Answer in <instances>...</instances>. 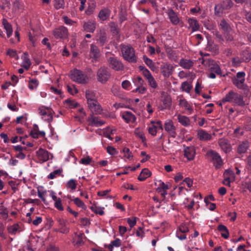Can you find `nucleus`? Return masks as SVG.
<instances>
[{
    "instance_id": "nucleus-1",
    "label": "nucleus",
    "mask_w": 251,
    "mask_h": 251,
    "mask_svg": "<svg viewBox=\"0 0 251 251\" xmlns=\"http://www.w3.org/2000/svg\"><path fill=\"white\" fill-rule=\"evenodd\" d=\"M222 102L225 103L228 102L232 103L234 105L243 107L245 105V102L243 97L240 94L235 93L232 90L230 91L222 99Z\"/></svg>"
},
{
    "instance_id": "nucleus-2",
    "label": "nucleus",
    "mask_w": 251,
    "mask_h": 251,
    "mask_svg": "<svg viewBox=\"0 0 251 251\" xmlns=\"http://www.w3.org/2000/svg\"><path fill=\"white\" fill-rule=\"evenodd\" d=\"M121 49L123 57L125 60L131 63H136L137 62L134 49L131 45L122 44Z\"/></svg>"
},
{
    "instance_id": "nucleus-3",
    "label": "nucleus",
    "mask_w": 251,
    "mask_h": 251,
    "mask_svg": "<svg viewBox=\"0 0 251 251\" xmlns=\"http://www.w3.org/2000/svg\"><path fill=\"white\" fill-rule=\"evenodd\" d=\"M70 78L74 81L81 84H85L89 81L87 75L83 71L76 69L71 71Z\"/></svg>"
},
{
    "instance_id": "nucleus-4",
    "label": "nucleus",
    "mask_w": 251,
    "mask_h": 251,
    "mask_svg": "<svg viewBox=\"0 0 251 251\" xmlns=\"http://www.w3.org/2000/svg\"><path fill=\"white\" fill-rule=\"evenodd\" d=\"M111 76V71L106 66L100 67L97 72V80L101 84H105L110 79Z\"/></svg>"
},
{
    "instance_id": "nucleus-5",
    "label": "nucleus",
    "mask_w": 251,
    "mask_h": 251,
    "mask_svg": "<svg viewBox=\"0 0 251 251\" xmlns=\"http://www.w3.org/2000/svg\"><path fill=\"white\" fill-rule=\"evenodd\" d=\"M201 63L208 67L209 71L215 73L217 75H222V72L218 63L211 59L202 58Z\"/></svg>"
},
{
    "instance_id": "nucleus-6",
    "label": "nucleus",
    "mask_w": 251,
    "mask_h": 251,
    "mask_svg": "<svg viewBox=\"0 0 251 251\" xmlns=\"http://www.w3.org/2000/svg\"><path fill=\"white\" fill-rule=\"evenodd\" d=\"M233 5V3L231 0H221L220 3L215 6V14L216 16H221L224 10L230 9Z\"/></svg>"
},
{
    "instance_id": "nucleus-7",
    "label": "nucleus",
    "mask_w": 251,
    "mask_h": 251,
    "mask_svg": "<svg viewBox=\"0 0 251 251\" xmlns=\"http://www.w3.org/2000/svg\"><path fill=\"white\" fill-rule=\"evenodd\" d=\"M107 64L111 69L115 71H122L125 69L123 63L117 57L110 56L108 57Z\"/></svg>"
},
{
    "instance_id": "nucleus-8",
    "label": "nucleus",
    "mask_w": 251,
    "mask_h": 251,
    "mask_svg": "<svg viewBox=\"0 0 251 251\" xmlns=\"http://www.w3.org/2000/svg\"><path fill=\"white\" fill-rule=\"evenodd\" d=\"M174 66L166 62H162L160 65V73L164 78H169L173 73Z\"/></svg>"
},
{
    "instance_id": "nucleus-9",
    "label": "nucleus",
    "mask_w": 251,
    "mask_h": 251,
    "mask_svg": "<svg viewBox=\"0 0 251 251\" xmlns=\"http://www.w3.org/2000/svg\"><path fill=\"white\" fill-rule=\"evenodd\" d=\"M52 34L56 39L63 40L68 37V29L64 26H60L55 28L52 31Z\"/></svg>"
},
{
    "instance_id": "nucleus-10",
    "label": "nucleus",
    "mask_w": 251,
    "mask_h": 251,
    "mask_svg": "<svg viewBox=\"0 0 251 251\" xmlns=\"http://www.w3.org/2000/svg\"><path fill=\"white\" fill-rule=\"evenodd\" d=\"M206 155L210 158L214 164H216V168H219L222 165L223 160L221 156L215 151H208L206 153Z\"/></svg>"
},
{
    "instance_id": "nucleus-11",
    "label": "nucleus",
    "mask_w": 251,
    "mask_h": 251,
    "mask_svg": "<svg viewBox=\"0 0 251 251\" xmlns=\"http://www.w3.org/2000/svg\"><path fill=\"white\" fill-rule=\"evenodd\" d=\"M164 128L170 137L174 138L176 137L177 135L176 132V128L172 120H166L164 125Z\"/></svg>"
},
{
    "instance_id": "nucleus-12",
    "label": "nucleus",
    "mask_w": 251,
    "mask_h": 251,
    "mask_svg": "<svg viewBox=\"0 0 251 251\" xmlns=\"http://www.w3.org/2000/svg\"><path fill=\"white\" fill-rule=\"evenodd\" d=\"M95 40L100 46H103L107 42V34L104 29H100L97 31Z\"/></svg>"
},
{
    "instance_id": "nucleus-13",
    "label": "nucleus",
    "mask_w": 251,
    "mask_h": 251,
    "mask_svg": "<svg viewBox=\"0 0 251 251\" xmlns=\"http://www.w3.org/2000/svg\"><path fill=\"white\" fill-rule=\"evenodd\" d=\"M151 126L149 127L148 132L153 136L156 135L157 132L158 130L163 129V127L161 121H152L151 122Z\"/></svg>"
},
{
    "instance_id": "nucleus-14",
    "label": "nucleus",
    "mask_w": 251,
    "mask_h": 251,
    "mask_svg": "<svg viewBox=\"0 0 251 251\" xmlns=\"http://www.w3.org/2000/svg\"><path fill=\"white\" fill-rule=\"evenodd\" d=\"M196 155V150L194 147H186L184 149V156L188 161L194 159Z\"/></svg>"
},
{
    "instance_id": "nucleus-15",
    "label": "nucleus",
    "mask_w": 251,
    "mask_h": 251,
    "mask_svg": "<svg viewBox=\"0 0 251 251\" xmlns=\"http://www.w3.org/2000/svg\"><path fill=\"white\" fill-rule=\"evenodd\" d=\"M57 221L59 226V228L57 230V231L65 234L69 233V228L67 226V221L62 218H58Z\"/></svg>"
},
{
    "instance_id": "nucleus-16",
    "label": "nucleus",
    "mask_w": 251,
    "mask_h": 251,
    "mask_svg": "<svg viewBox=\"0 0 251 251\" xmlns=\"http://www.w3.org/2000/svg\"><path fill=\"white\" fill-rule=\"evenodd\" d=\"M49 154L48 151L42 148H40L36 151L38 158L42 162H46L49 159Z\"/></svg>"
},
{
    "instance_id": "nucleus-17",
    "label": "nucleus",
    "mask_w": 251,
    "mask_h": 251,
    "mask_svg": "<svg viewBox=\"0 0 251 251\" xmlns=\"http://www.w3.org/2000/svg\"><path fill=\"white\" fill-rule=\"evenodd\" d=\"M83 29L87 32L93 33L96 29V23L93 21L84 22L83 25Z\"/></svg>"
},
{
    "instance_id": "nucleus-18",
    "label": "nucleus",
    "mask_w": 251,
    "mask_h": 251,
    "mask_svg": "<svg viewBox=\"0 0 251 251\" xmlns=\"http://www.w3.org/2000/svg\"><path fill=\"white\" fill-rule=\"evenodd\" d=\"M122 117L127 123H134L136 120V116L130 111L123 112Z\"/></svg>"
},
{
    "instance_id": "nucleus-19",
    "label": "nucleus",
    "mask_w": 251,
    "mask_h": 251,
    "mask_svg": "<svg viewBox=\"0 0 251 251\" xmlns=\"http://www.w3.org/2000/svg\"><path fill=\"white\" fill-rule=\"evenodd\" d=\"M194 64V62L193 60L185 58H181L179 62V65L182 68L185 69H191Z\"/></svg>"
},
{
    "instance_id": "nucleus-20",
    "label": "nucleus",
    "mask_w": 251,
    "mask_h": 251,
    "mask_svg": "<svg viewBox=\"0 0 251 251\" xmlns=\"http://www.w3.org/2000/svg\"><path fill=\"white\" fill-rule=\"evenodd\" d=\"M219 145L222 150L226 153L229 152L231 151L230 145L226 139L221 138L219 140Z\"/></svg>"
},
{
    "instance_id": "nucleus-21",
    "label": "nucleus",
    "mask_w": 251,
    "mask_h": 251,
    "mask_svg": "<svg viewBox=\"0 0 251 251\" xmlns=\"http://www.w3.org/2000/svg\"><path fill=\"white\" fill-rule=\"evenodd\" d=\"M111 10L108 8L101 9L98 14V17L101 21H105L108 19L110 15Z\"/></svg>"
},
{
    "instance_id": "nucleus-22",
    "label": "nucleus",
    "mask_w": 251,
    "mask_h": 251,
    "mask_svg": "<svg viewBox=\"0 0 251 251\" xmlns=\"http://www.w3.org/2000/svg\"><path fill=\"white\" fill-rule=\"evenodd\" d=\"M88 105L90 109L93 114H100L102 111L101 106L97 101L90 103Z\"/></svg>"
},
{
    "instance_id": "nucleus-23",
    "label": "nucleus",
    "mask_w": 251,
    "mask_h": 251,
    "mask_svg": "<svg viewBox=\"0 0 251 251\" xmlns=\"http://www.w3.org/2000/svg\"><path fill=\"white\" fill-rule=\"evenodd\" d=\"M39 113L43 116V118L45 120L50 122L52 119V116L51 113L48 111V109H46L45 108H39L38 109Z\"/></svg>"
},
{
    "instance_id": "nucleus-24",
    "label": "nucleus",
    "mask_w": 251,
    "mask_h": 251,
    "mask_svg": "<svg viewBox=\"0 0 251 251\" xmlns=\"http://www.w3.org/2000/svg\"><path fill=\"white\" fill-rule=\"evenodd\" d=\"M233 83L238 88L243 90H248V87L245 83V78H242V79H234Z\"/></svg>"
},
{
    "instance_id": "nucleus-25",
    "label": "nucleus",
    "mask_w": 251,
    "mask_h": 251,
    "mask_svg": "<svg viewBox=\"0 0 251 251\" xmlns=\"http://www.w3.org/2000/svg\"><path fill=\"white\" fill-rule=\"evenodd\" d=\"M166 52L168 58L171 61L176 62L178 60V56L175 50L171 47H168L166 49Z\"/></svg>"
},
{
    "instance_id": "nucleus-26",
    "label": "nucleus",
    "mask_w": 251,
    "mask_h": 251,
    "mask_svg": "<svg viewBox=\"0 0 251 251\" xmlns=\"http://www.w3.org/2000/svg\"><path fill=\"white\" fill-rule=\"evenodd\" d=\"M249 147V143L247 141H243L237 147V152L239 154L245 153Z\"/></svg>"
},
{
    "instance_id": "nucleus-27",
    "label": "nucleus",
    "mask_w": 251,
    "mask_h": 251,
    "mask_svg": "<svg viewBox=\"0 0 251 251\" xmlns=\"http://www.w3.org/2000/svg\"><path fill=\"white\" fill-rule=\"evenodd\" d=\"M179 105L180 107H184L187 110L189 114H191L193 111L192 106L184 99H180L178 100Z\"/></svg>"
},
{
    "instance_id": "nucleus-28",
    "label": "nucleus",
    "mask_w": 251,
    "mask_h": 251,
    "mask_svg": "<svg viewBox=\"0 0 251 251\" xmlns=\"http://www.w3.org/2000/svg\"><path fill=\"white\" fill-rule=\"evenodd\" d=\"M90 53L91 57L97 59L100 56V50L95 44H92L90 45Z\"/></svg>"
},
{
    "instance_id": "nucleus-29",
    "label": "nucleus",
    "mask_w": 251,
    "mask_h": 251,
    "mask_svg": "<svg viewBox=\"0 0 251 251\" xmlns=\"http://www.w3.org/2000/svg\"><path fill=\"white\" fill-rule=\"evenodd\" d=\"M188 23L189 24L190 27L192 28L193 31H196L200 30V26L198 21L195 18H189Z\"/></svg>"
},
{
    "instance_id": "nucleus-30",
    "label": "nucleus",
    "mask_w": 251,
    "mask_h": 251,
    "mask_svg": "<svg viewBox=\"0 0 251 251\" xmlns=\"http://www.w3.org/2000/svg\"><path fill=\"white\" fill-rule=\"evenodd\" d=\"M85 96L87 100L88 104L90 103L97 101L96 100V93L92 90H86L85 92Z\"/></svg>"
},
{
    "instance_id": "nucleus-31",
    "label": "nucleus",
    "mask_w": 251,
    "mask_h": 251,
    "mask_svg": "<svg viewBox=\"0 0 251 251\" xmlns=\"http://www.w3.org/2000/svg\"><path fill=\"white\" fill-rule=\"evenodd\" d=\"M217 229L221 232L222 237L227 239L229 237V231L227 228L224 225L220 224L217 227Z\"/></svg>"
},
{
    "instance_id": "nucleus-32",
    "label": "nucleus",
    "mask_w": 251,
    "mask_h": 251,
    "mask_svg": "<svg viewBox=\"0 0 251 251\" xmlns=\"http://www.w3.org/2000/svg\"><path fill=\"white\" fill-rule=\"evenodd\" d=\"M168 16L169 19L170 20L172 24L176 25L179 23V18H178L176 14L173 9H171L169 10V11L168 12Z\"/></svg>"
},
{
    "instance_id": "nucleus-33",
    "label": "nucleus",
    "mask_w": 251,
    "mask_h": 251,
    "mask_svg": "<svg viewBox=\"0 0 251 251\" xmlns=\"http://www.w3.org/2000/svg\"><path fill=\"white\" fill-rule=\"evenodd\" d=\"M198 136L200 140L207 141L211 139V135L204 131V130H200L198 132Z\"/></svg>"
},
{
    "instance_id": "nucleus-34",
    "label": "nucleus",
    "mask_w": 251,
    "mask_h": 251,
    "mask_svg": "<svg viewBox=\"0 0 251 251\" xmlns=\"http://www.w3.org/2000/svg\"><path fill=\"white\" fill-rule=\"evenodd\" d=\"M151 172L147 168H145L142 170L140 175L138 177V179L139 181H144L146 178H148L151 176Z\"/></svg>"
},
{
    "instance_id": "nucleus-35",
    "label": "nucleus",
    "mask_w": 251,
    "mask_h": 251,
    "mask_svg": "<svg viewBox=\"0 0 251 251\" xmlns=\"http://www.w3.org/2000/svg\"><path fill=\"white\" fill-rule=\"evenodd\" d=\"M177 120L179 123L184 126H187L190 125V120L188 117L179 114L177 116Z\"/></svg>"
},
{
    "instance_id": "nucleus-36",
    "label": "nucleus",
    "mask_w": 251,
    "mask_h": 251,
    "mask_svg": "<svg viewBox=\"0 0 251 251\" xmlns=\"http://www.w3.org/2000/svg\"><path fill=\"white\" fill-rule=\"evenodd\" d=\"M219 26H220V28L223 30L224 32L230 31L231 30V27L230 25L224 19L221 20L219 24Z\"/></svg>"
},
{
    "instance_id": "nucleus-37",
    "label": "nucleus",
    "mask_w": 251,
    "mask_h": 251,
    "mask_svg": "<svg viewBox=\"0 0 251 251\" xmlns=\"http://www.w3.org/2000/svg\"><path fill=\"white\" fill-rule=\"evenodd\" d=\"M89 121L91 122L92 126H101L105 124V122L99 120L98 117H91L89 119Z\"/></svg>"
},
{
    "instance_id": "nucleus-38",
    "label": "nucleus",
    "mask_w": 251,
    "mask_h": 251,
    "mask_svg": "<svg viewBox=\"0 0 251 251\" xmlns=\"http://www.w3.org/2000/svg\"><path fill=\"white\" fill-rule=\"evenodd\" d=\"M3 25L7 33V37L9 38L12 35L13 30L11 25L6 20H3Z\"/></svg>"
},
{
    "instance_id": "nucleus-39",
    "label": "nucleus",
    "mask_w": 251,
    "mask_h": 251,
    "mask_svg": "<svg viewBox=\"0 0 251 251\" xmlns=\"http://www.w3.org/2000/svg\"><path fill=\"white\" fill-rule=\"evenodd\" d=\"M143 59L145 64L152 70L154 71L155 69V66L154 63L152 61L151 59L148 58L146 55H144Z\"/></svg>"
},
{
    "instance_id": "nucleus-40",
    "label": "nucleus",
    "mask_w": 251,
    "mask_h": 251,
    "mask_svg": "<svg viewBox=\"0 0 251 251\" xmlns=\"http://www.w3.org/2000/svg\"><path fill=\"white\" fill-rule=\"evenodd\" d=\"M134 134L137 137L140 138L143 142L146 141V138L142 129L139 128H136L134 130Z\"/></svg>"
},
{
    "instance_id": "nucleus-41",
    "label": "nucleus",
    "mask_w": 251,
    "mask_h": 251,
    "mask_svg": "<svg viewBox=\"0 0 251 251\" xmlns=\"http://www.w3.org/2000/svg\"><path fill=\"white\" fill-rule=\"evenodd\" d=\"M84 235L83 233L77 234L75 233V237L74 239V242L76 245L79 246L83 244V241L82 239L83 236Z\"/></svg>"
},
{
    "instance_id": "nucleus-42",
    "label": "nucleus",
    "mask_w": 251,
    "mask_h": 251,
    "mask_svg": "<svg viewBox=\"0 0 251 251\" xmlns=\"http://www.w3.org/2000/svg\"><path fill=\"white\" fill-rule=\"evenodd\" d=\"M192 88V86L187 81L182 82L181 85L182 90L186 92V93H189Z\"/></svg>"
},
{
    "instance_id": "nucleus-43",
    "label": "nucleus",
    "mask_w": 251,
    "mask_h": 251,
    "mask_svg": "<svg viewBox=\"0 0 251 251\" xmlns=\"http://www.w3.org/2000/svg\"><path fill=\"white\" fill-rule=\"evenodd\" d=\"M78 206L82 209L86 208V205L84 203L78 198H75L74 199H71Z\"/></svg>"
},
{
    "instance_id": "nucleus-44",
    "label": "nucleus",
    "mask_w": 251,
    "mask_h": 251,
    "mask_svg": "<svg viewBox=\"0 0 251 251\" xmlns=\"http://www.w3.org/2000/svg\"><path fill=\"white\" fill-rule=\"evenodd\" d=\"M39 128L38 126L34 124L33 125V128L30 131V135L33 137V138L37 139L38 138V132L39 131Z\"/></svg>"
},
{
    "instance_id": "nucleus-45",
    "label": "nucleus",
    "mask_w": 251,
    "mask_h": 251,
    "mask_svg": "<svg viewBox=\"0 0 251 251\" xmlns=\"http://www.w3.org/2000/svg\"><path fill=\"white\" fill-rule=\"evenodd\" d=\"M62 172V170L61 169H58L54 170L52 172H51L48 176V178L49 179H54L57 176H59L61 173Z\"/></svg>"
},
{
    "instance_id": "nucleus-46",
    "label": "nucleus",
    "mask_w": 251,
    "mask_h": 251,
    "mask_svg": "<svg viewBox=\"0 0 251 251\" xmlns=\"http://www.w3.org/2000/svg\"><path fill=\"white\" fill-rule=\"evenodd\" d=\"M163 104L165 108H170L172 105V100L169 97H165L163 100Z\"/></svg>"
},
{
    "instance_id": "nucleus-47",
    "label": "nucleus",
    "mask_w": 251,
    "mask_h": 251,
    "mask_svg": "<svg viewBox=\"0 0 251 251\" xmlns=\"http://www.w3.org/2000/svg\"><path fill=\"white\" fill-rule=\"evenodd\" d=\"M241 58L243 62H248L251 59V55L248 51H243L241 54Z\"/></svg>"
},
{
    "instance_id": "nucleus-48",
    "label": "nucleus",
    "mask_w": 251,
    "mask_h": 251,
    "mask_svg": "<svg viewBox=\"0 0 251 251\" xmlns=\"http://www.w3.org/2000/svg\"><path fill=\"white\" fill-rule=\"evenodd\" d=\"M64 0H54V6L56 9L64 8Z\"/></svg>"
},
{
    "instance_id": "nucleus-49",
    "label": "nucleus",
    "mask_w": 251,
    "mask_h": 251,
    "mask_svg": "<svg viewBox=\"0 0 251 251\" xmlns=\"http://www.w3.org/2000/svg\"><path fill=\"white\" fill-rule=\"evenodd\" d=\"M147 79L148 80L149 84L152 88L156 89L158 85L157 82L152 76L148 78Z\"/></svg>"
},
{
    "instance_id": "nucleus-50",
    "label": "nucleus",
    "mask_w": 251,
    "mask_h": 251,
    "mask_svg": "<svg viewBox=\"0 0 251 251\" xmlns=\"http://www.w3.org/2000/svg\"><path fill=\"white\" fill-rule=\"evenodd\" d=\"M133 82L137 87L142 86L144 85V81L140 76H137L134 78Z\"/></svg>"
},
{
    "instance_id": "nucleus-51",
    "label": "nucleus",
    "mask_w": 251,
    "mask_h": 251,
    "mask_svg": "<svg viewBox=\"0 0 251 251\" xmlns=\"http://www.w3.org/2000/svg\"><path fill=\"white\" fill-rule=\"evenodd\" d=\"M66 105L70 108H74L77 106L78 103L74 100L67 99L65 100Z\"/></svg>"
},
{
    "instance_id": "nucleus-52",
    "label": "nucleus",
    "mask_w": 251,
    "mask_h": 251,
    "mask_svg": "<svg viewBox=\"0 0 251 251\" xmlns=\"http://www.w3.org/2000/svg\"><path fill=\"white\" fill-rule=\"evenodd\" d=\"M38 85V81L36 79H31L28 82V88L33 90L36 88Z\"/></svg>"
},
{
    "instance_id": "nucleus-53",
    "label": "nucleus",
    "mask_w": 251,
    "mask_h": 251,
    "mask_svg": "<svg viewBox=\"0 0 251 251\" xmlns=\"http://www.w3.org/2000/svg\"><path fill=\"white\" fill-rule=\"evenodd\" d=\"M123 152L124 153V156L126 158L130 160L132 158L133 155L129 149L127 148H124L123 149Z\"/></svg>"
},
{
    "instance_id": "nucleus-54",
    "label": "nucleus",
    "mask_w": 251,
    "mask_h": 251,
    "mask_svg": "<svg viewBox=\"0 0 251 251\" xmlns=\"http://www.w3.org/2000/svg\"><path fill=\"white\" fill-rule=\"evenodd\" d=\"M230 32V31H227L224 32V37L227 43H230L234 40V37Z\"/></svg>"
},
{
    "instance_id": "nucleus-55",
    "label": "nucleus",
    "mask_w": 251,
    "mask_h": 251,
    "mask_svg": "<svg viewBox=\"0 0 251 251\" xmlns=\"http://www.w3.org/2000/svg\"><path fill=\"white\" fill-rule=\"evenodd\" d=\"M76 181L74 179H70L67 184V187L72 190H75L76 187Z\"/></svg>"
},
{
    "instance_id": "nucleus-56",
    "label": "nucleus",
    "mask_w": 251,
    "mask_h": 251,
    "mask_svg": "<svg viewBox=\"0 0 251 251\" xmlns=\"http://www.w3.org/2000/svg\"><path fill=\"white\" fill-rule=\"evenodd\" d=\"M137 218L132 217L131 218H127L126 221L131 228L133 227L136 224Z\"/></svg>"
},
{
    "instance_id": "nucleus-57",
    "label": "nucleus",
    "mask_w": 251,
    "mask_h": 251,
    "mask_svg": "<svg viewBox=\"0 0 251 251\" xmlns=\"http://www.w3.org/2000/svg\"><path fill=\"white\" fill-rule=\"evenodd\" d=\"M19 229V225L18 224H14L12 226L8 228L9 232L12 234H16Z\"/></svg>"
},
{
    "instance_id": "nucleus-58",
    "label": "nucleus",
    "mask_w": 251,
    "mask_h": 251,
    "mask_svg": "<svg viewBox=\"0 0 251 251\" xmlns=\"http://www.w3.org/2000/svg\"><path fill=\"white\" fill-rule=\"evenodd\" d=\"M54 207L60 211H63L64 210V208L61 203V200L60 198H59V200L55 201Z\"/></svg>"
},
{
    "instance_id": "nucleus-59",
    "label": "nucleus",
    "mask_w": 251,
    "mask_h": 251,
    "mask_svg": "<svg viewBox=\"0 0 251 251\" xmlns=\"http://www.w3.org/2000/svg\"><path fill=\"white\" fill-rule=\"evenodd\" d=\"M168 189L167 185L165 184L163 182L160 181L157 190L158 192H161V190H167Z\"/></svg>"
},
{
    "instance_id": "nucleus-60",
    "label": "nucleus",
    "mask_w": 251,
    "mask_h": 251,
    "mask_svg": "<svg viewBox=\"0 0 251 251\" xmlns=\"http://www.w3.org/2000/svg\"><path fill=\"white\" fill-rule=\"evenodd\" d=\"M107 152L110 155H115L117 153L116 149L111 146H108L106 148Z\"/></svg>"
},
{
    "instance_id": "nucleus-61",
    "label": "nucleus",
    "mask_w": 251,
    "mask_h": 251,
    "mask_svg": "<svg viewBox=\"0 0 251 251\" xmlns=\"http://www.w3.org/2000/svg\"><path fill=\"white\" fill-rule=\"evenodd\" d=\"M95 5L93 4H92V5H89L88 8L85 11V13L87 15H90L92 14L94 12V11L95 9Z\"/></svg>"
},
{
    "instance_id": "nucleus-62",
    "label": "nucleus",
    "mask_w": 251,
    "mask_h": 251,
    "mask_svg": "<svg viewBox=\"0 0 251 251\" xmlns=\"http://www.w3.org/2000/svg\"><path fill=\"white\" fill-rule=\"evenodd\" d=\"M182 184L185 185L186 184L188 187L190 188L192 186L193 181L189 177L185 178L182 182Z\"/></svg>"
},
{
    "instance_id": "nucleus-63",
    "label": "nucleus",
    "mask_w": 251,
    "mask_h": 251,
    "mask_svg": "<svg viewBox=\"0 0 251 251\" xmlns=\"http://www.w3.org/2000/svg\"><path fill=\"white\" fill-rule=\"evenodd\" d=\"M232 62L234 65L238 66L243 61L241 57H236L232 58Z\"/></svg>"
},
{
    "instance_id": "nucleus-64",
    "label": "nucleus",
    "mask_w": 251,
    "mask_h": 251,
    "mask_svg": "<svg viewBox=\"0 0 251 251\" xmlns=\"http://www.w3.org/2000/svg\"><path fill=\"white\" fill-rule=\"evenodd\" d=\"M22 58L23 60V63H31L30 60L29 58V55L27 52H24Z\"/></svg>"
}]
</instances>
